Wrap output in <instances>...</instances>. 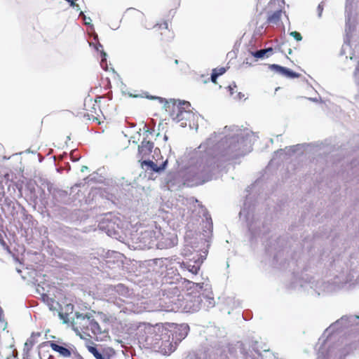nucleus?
I'll return each instance as SVG.
<instances>
[{"label": "nucleus", "instance_id": "6e6d98bb", "mask_svg": "<svg viewBox=\"0 0 359 359\" xmlns=\"http://www.w3.org/2000/svg\"><path fill=\"white\" fill-rule=\"evenodd\" d=\"M241 353H243L245 358H247V354L245 352V350L243 348L241 351Z\"/></svg>", "mask_w": 359, "mask_h": 359}, {"label": "nucleus", "instance_id": "5fc2aeb1", "mask_svg": "<svg viewBox=\"0 0 359 359\" xmlns=\"http://www.w3.org/2000/svg\"><path fill=\"white\" fill-rule=\"evenodd\" d=\"M309 100L312 101V102H317L318 101V99L316 98V97H309Z\"/></svg>", "mask_w": 359, "mask_h": 359}, {"label": "nucleus", "instance_id": "864d4df0", "mask_svg": "<svg viewBox=\"0 0 359 359\" xmlns=\"http://www.w3.org/2000/svg\"><path fill=\"white\" fill-rule=\"evenodd\" d=\"M88 169V168L87 166H86V165H83V166H82V168H81V171L82 172H83L84 171L87 170Z\"/></svg>", "mask_w": 359, "mask_h": 359}, {"label": "nucleus", "instance_id": "603ef678", "mask_svg": "<svg viewBox=\"0 0 359 359\" xmlns=\"http://www.w3.org/2000/svg\"><path fill=\"white\" fill-rule=\"evenodd\" d=\"M255 187V185H252V187H248L247 189H246V191L250 193L251 191V189H252L254 187Z\"/></svg>", "mask_w": 359, "mask_h": 359}, {"label": "nucleus", "instance_id": "ea45409f", "mask_svg": "<svg viewBox=\"0 0 359 359\" xmlns=\"http://www.w3.org/2000/svg\"><path fill=\"white\" fill-rule=\"evenodd\" d=\"M0 323L2 324L1 326H0L4 330L6 328L7 323L5 322L4 318L3 317V310L0 307Z\"/></svg>", "mask_w": 359, "mask_h": 359}, {"label": "nucleus", "instance_id": "412c9836", "mask_svg": "<svg viewBox=\"0 0 359 359\" xmlns=\"http://www.w3.org/2000/svg\"><path fill=\"white\" fill-rule=\"evenodd\" d=\"M154 147V145L152 142L144 138L141 144L138 146V154L142 156V158L148 156L152 151Z\"/></svg>", "mask_w": 359, "mask_h": 359}, {"label": "nucleus", "instance_id": "a211bd4d", "mask_svg": "<svg viewBox=\"0 0 359 359\" xmlns=\"http://www.w3.org/2000/svg\"><path fill=\"white\" fill-rule=\"evenodd\" d=\"M165 186L168 190L173 191L179 189L182 183L175 172H169L164 179Z\"/></svg>", "mask_w": 359, "mask_h": 359}, {"label": "nucleus", "instance_id": "79ce46f5", "mask_svg": "<svg viewBox=\"0 0 359 359\" xmlns=\"http://www.w3.org/2000/svg\"><path fill=\"white\" fill-rule=\"evenodd\" d=\"M79 17L81 18H83V20H84V22L86 23V25H90V22H91V19L90 17H86L83 12V11H81L80 13H79Z\"/></svg>", "mask_w": 359, "mask_h": 359}, {"label": "nucleus", "instance_id": "4c0bfd02", "mask_svg": "<svg viewBox=\"0 0 359 359\" xmlns=\"http://www.w3.org/2000/svg\"><path fill=\"white\" fill-rule=\"evenodd\" d=\"M41 299L43 302H46L48 305H51L54 302V299L48 297L46 294H43L41 295Z\"/></svg>", "mask_w": 359, "mask_h": 359}, {"label": "nucleus", "instance_id": "4be33fe9", "mask_svg": "<svg viewBox=\"0 0 359 359\" xmlns=\"http://www.w3.org/2000/svg\"><path fill=\"white\" fill-rule=\"evenodd\" d=\"M207 288L202 289L203 306L206 309H208L215 306V302L212 292L207 291Z\"/></svg>", "mask_w": 359, "mask_h": 359}, {"label": "nucleus", "instance_id": "a19ab883", "mask_svg": "<svg viewBox=\"0 0 359 359\" xmlns=\"http://www.w3.org/2000/svg\"><path fill=\"white\" fill-rule=\"evenodd\" d=\"M323 4H324V1H321V2L318 4V7H317L318 17L319 18H320L322 17L323 11V9H324V8H323Z\"/></svg>", "mask_w": 359, "mask_h": 359}, {"label": "nucleus", "instance_id": "f3484780", "mask_svg": "<svg viewBox=\"0 0 359 359\" xmlns=\"http://www.w3.org/2000/svg\"><path fill=\"white\" fill-rule=\"evenodd\" d=\"M268 67L275 73L281 75L284 77L289 79H296L300 76L299 73H297L292 69L283 67L277 64H271L268 65Z\"/></svg>", "mask_w": 359, "mask_h": 359}, {"label": "nucleus", "instance_id": "aec40b11", "mask_svg": "<svg viewBox=\"0 0 359 359\" xmlns=\"http://www.w3.org/2000/svg\"><path fill=\"white\" fill-rule=\"evenodd\" d=\"M353 0H346L345 6L346 27V35L351 33L354 29V25H351V19L352 15V3Z\"/></svg>", "mask_w": 359, "mask_h": 359}, {"label": "nucleus", "instance_id": "58836bf2", "mask_svg": "<svg viewBox=\"0 0 359 359\" xmlns=\"http://www.w3.org/2000/svg\"><path fill=\"white\" fill-rule=\"evenodd\" d=\"M290 35L292 36L296 41H300L302 40V36L301 34L297 31L291 32Z\"/></svg>", "mask_w": 359, "mask_h": 359}, {"label": "nucleus", "instance_id": "bb28decb", "mask_svg": "<svg viewBox=\"0 0 359 359\" xmlns=\"http://www.w3.org/2000/svg\"><path fill=\"white\" fill-rule=\"evenodd\" d=\"M303 147H304V144H298L290 146V147H286L283 149H280L278 150L277 151H276L275 154H285L286 155H291L292 154L296 153L297 151V150H299Z\"/></svg>", "mask_w": 359, "mask_h": 359}, {"label": "nucleus", "instance_id": "0e129e2a", "mask_svg": "<svg viewBox=\"0 0 359 359\" xmlns=\"http://www.w3.org/2000/svg\"><path fill=\"white\" fill-rule=\"evenodd\" d=\"M16 271L18 273H20L22 272V271L19 269H16Z\"/></svg>", "mask_w": 359, "mask_h": 359}, {"label": "nucleus", "instance_id": "393cba45", "mask_svg": "<svg viewBox=\"0 0 359 359\" xmlns=\"http://www.w3.org/2000/svg\"><path fill=\"white\" fill-rule=\"evenodd\" d=\"M201 262L198 259L194 262L189 261L187 262H183L182 264V267L187 269L189 272L191 273L194 275H196L200 270Z\"/></svg>", "mask_w": 359, "mask_h": 359}, {"label": "nucleus", "instance_id": "ddd939ff", "mask_svg": "<svg viewBox=\"0 0 359 359\" xmlns=\"http://www.w3.org/2000/svg\"><path fill=\"white\" fill-rule=\"evenodd\" d=\"M171 334L172 331L165 328V331L164 332L160 344L156 349L157 351L163 355H170L175 351L177 344V341L172 340Z\"/></svg>", "mask_w": 359, "mask_h": 359}, {"label": "nucleus", "instance_id": "c03bdc74", "mask_svg": "<svg viewBox=\"0 0 359 359\" xmlns=\"http://www.w3.org/2000/svg\"><path fill=\"white\" fill-rule=\"evenodd\" d=\"M59 316L61 319L63 320L64 324L67 323V322H68L67 314L63 313H60Z\"/></svg>", "mask_w": 359, "mask_h": 359}, {"label": "nucleus", "instance_id": "338daca9", "mask_svg": "<svg viewBox=\"0 0 359 359\" xmlns=\"http://www.w3.org/2000/svg\"><path fill=\"white\" fill-rule=\"evenodd\" d=\"M26 217H27V218L32 219V217L31 215H27Z\"/></svg>", "mask_w": 359, "mask_h": 359}, {"label": "nucleus", "instance_id": "bf43d9fd", "mask_svg": "<svg viewBox=\"0 0 359 359\" xmlns=\"http://www.w3.org/2000/svg\"><path fill=\"white\" fill-rule=\"evenodd\" d=\"M244 63L246 65H248L249 66H252V64L248 62V59H246V60L244 62Z\"/></svg>", "mask_w": 359, "mask_h": 359}, {"label": "nucleus", "instance_id": "0eeeda50", "mask_svg": "<svg viewBox=\"0 0 359 359\" xmlns=\"http://www.w3.org/2000/svg\"><path fill=\"white\" fill-rule=\"evenodd\" d=\"M190 107L191 104L188 101L175 99H170V101L165 100L163 105L165 110L176 122L190 118L192 116L191 111L189 109Z\"/></svg>", "mask_w": 359, "mask_h": 359}, {"label": "nucleus", "instance_id": "473e14b6", "mask_svg": "<svg viewBox=\"0 0 359 359\" xmlns=\"http://www.w3.org/2000/svg\"><path fill=\"white\" fill-rule=\"evenodd\" d=\"M115 290L123 296H126L128 293V288L123 284H118L114 286Z\"/></svg>", "mask_w": 359, "mask_h": 359}, {"label": "nucleus", "instance_id": "f8f14e48", "mask_svg": "<svg viewBox=\"0 0 359 359\" xmlns=\"http://www.w3.org/2000/svg\"><path fill=\"white\" fill-rule=\"evenodd\" d=\"M156 241L154 247L158 249H168L175 246L177 244V236L174 232L161 233L156 231Z\"/></svg>", "mask_w": 359, "mask_h": 359}, {"label": "nucleus", "instance_id": "49530a36", "mask_svg": "<svg viewBox=\"0 0 359 359\" xmlns=\"http://www.w3.org/2000/svg\"><path fill=\"white\" fill-rule=\"evenodd\" d=\"M144 128H145V134H146V137L144 138L147 139L148 137V134H151L154 131V129L148 128L147 125H144Z\"/></svg>", "mask_w": 359, "mask_h": 359}, {"label": "nucleus", "instance_id": "f03ea898", "mask_svg": "<svg viewBox=\"0 0 359 359\" xmlns=\"http://www.w3.org/2000/svg\"><path fill=\"white\" fill-rule=\"evenodd\" d=\"M287 266L293 270L289 288L299 292H306L311 295L319 296L323 292H332L343 288L346 284L352 282L355 276H359V269H352L348 273L341 272L327 281L316 280L305 273L306 270L301 261L296 260L292 257L288 262Z\"/></svg>", "mask_w": 359, "mask_h": 359}, {"label": "nucleus", "instance_id": "f704fd0d", "mask_svg": "<svg viewBox=\"0 0 359 359\" xmlns=\"http://www.w3.org/2000/svg\"><path fill=\"white\" fill-rule=\"evenodd\" d=\"M283 255V252H278L276 255H274L273 259L276 263H278L280 268H286V262H283L282 261H280V257Z\"/></svg>", "mask_w": 359, "mask_h": 359}, {"label": "nucleus", "instance_id": "2f4dec72", "mask_svg": "<svg viewBox=\"0 0 359 359\" xmlns=\"http://www.w3.org/2000/svg\"><path fill=\"white\" fill-rule=\"evenodd\" d=\"M100 57H101L100 66L102 67V68L104 70L107 71L108 70V65H107V54L104 51L103 49H102L100 50Z\"/></svg>", "mask_w": 359, "mask_h": 359}, {"label": "nucleus", "instance_id": "09e8293b", "mask_svg": "<svg viewBox=\"0 0 359 359\" xmlns=\"http://www.w3.org/2000/svg\"><path fill=\"white\" fill-rule=\"evenodd\" d=\"M244 94L241 92H239L237 93V95L233 97L235 100H241L243 97H244Z\"/></svg>", "mask_w": 359, "mask_h": 359}, {"label": "nucleus", "instance_id": "5701e85b", "mask_svg": "<svg viewBox=\"0 0 359 359\" xmlns=\"http://www.w3.org/2000/svg\"><path fill=\"white\" fill-rule=\"evenodd\" d=\"M48 343L52 350L58 353L60 355L65 358H69L71 356L72 353L69 348L60 346L53 341H50Z\"/></svg>", "mask_w": 359, "mask_h": 359}, {"label": "nucleus", "instance_id": "c756f323", "mask_svg": "<svg viewBox=\"0 0 359 359\" xmlns=\"http://www.w3.org/2000/svg\"><path fill=\"white\" fill-rule=\"evenodd\" d=\"M281 13V10H278L273 12L272 14L269 15L267 18V22L269 24H278L280 20Z\"/></svg>", "mask_w": 359, "mask_h": 359}, {"label": "nucleus", "instance_id": "774afa93", "mask_svg": "<svg viewBox=\"0 0 359 359\" xmlns=\"http://www.w3.org/2000/svg\"><path fill=\"white\" fill-rule=\"evenodd\" d=\"M195 359H203V358H201V357H198V356H196V357L195 358Z\"/></svg>", "mask_w": 359, "mask_h": 359}, {"label": "nucleus", "instance_id": "f257e3e1", "mask_svg": "<svg viewBox=\"0 0 359 359\" xmlns=\"http://www.w3.org/2000/svg\"><path fill=\"white\" fill-rule=\"evenodd\" d=\"M219 136L213 133L195 151L196 163L189 168L186 176L189 185H201L216 179L227 161L250 152L258 138L252 130L236 126L224 127Z\"/></svg>", "mask_w": 359, "mask_h": 359}, {"label": "nucleus", "instance_id": "c9c22d12", "mask_svg": "<svg viewBox=\"0 0 359 359\" xmlns=\"http://www.w3.org/2000/svg\"><path fill=\"white\" fill-rule=\"evenodd\" d=\"M76 320H77L76 323L79 324L81 330H89L88 322L84 320L82 318H79V319Z\"/></svg>", "mask_w": 359, "mask_h": 359}, {"label": "nucleus", "instance_id": "13d9d810", "mask_svg": "<svg viewBox=\"0 0 359 359\" xmlns=\"http://www.w3.org/2000/svg\"><path fill=\"white\" fill-rule=\"evenodd\" d=\"M76 11H79L80 10V7H79V5L76 4V7L74 8Z\"/></svg>", "mask_w": 359, "mask_h": 359}, {"label": "nucleus", "instance_id": "69168bd1", "mask_svg": "<svg viewBox=\"0 0 359 359\" xmlns=\"http://www.w3.org/2000/svg\"><path fill=\"white\" fill-rule=\"evenodd\" d=\"M187 126V123H182V127H184V126Z\"/></svg>", "mask_w": 359, "mask_h": 359}, {"label": "nucleus", "instance_id": "6ab92c4d", "mask_svg": "<svg viewBox=\"0 0 359 359\" xmlns=\"http://www.w3.org/2000/svg\"><path fill=\"white\" fill-rule=\"evenodd\" d=\"M189 331V327L187 324H181L178 325L174 332H172L171 336L172 340L177 341V344L182 341L187 336Z\"/></svg>", "mask_w": 359, "mask_h": 359}, {"label": "nucleus", "instance_id": "a18cd8bd", "mask_svg": "<svg viewBox=\"0 0 359 359\" xmlns=\"http://www.w3.org/2000/svg\"><path fill=\"white\" fill-rule=\"evenodd\" d=\"M264 51L265 53L266 57H268L269 54L273 52V48L271 47L264 48Z\"/></svg>", "mask_w": 359, "mask_h": 359}, {"label": "nucleus", "instance_id": "680f3d73", "mask_svg": "<svg viewBox=\"0 0 359 359\" xmlns=\"http://www.w3.org/2000/svg\"><path fill=\"white\" fill-rule=\"evenodd\" d=\"M163 139H164L165 141H167L168 137V136L166 135H165Z\"/></svg>", "mask_w": 359, "mask_h": 359}, {"label": "nucleus", "instance_id": "9d476101", "mask_svg": "<svg viewBox=\"0 0 359 359\" xmlns=\"http://www.w3.org/2000/svg\"><path fill=\"white\" fill-rule=\"evenodd\" d=\"M131 241L132 244H130L129 246L134 250L151 249L154 248L156 241V232L153 230L136 232L132 235Z\"/></svg>", "mask_w": 359, "mask_h": 359}, {"label": "nucleus", "instance_id": "20e7f679", "mask_svg": "<svg viewBox=\"0 0 359 359\" xmlns=\"http://www.w3.org/2000/svg\"><path fill=\"white\" fill-rule=\"evenodd\" d=\"M249 200L247 196L239 212L240 219L247 223L252 238L265 236L270 231V221L266 219L262 221L258 216L255 215L254 205H252Z\"/></svg>", "mask_w": 359, "mask_h": 359}, {"label": "nucleus", "instance_id": "37998d69", "mask_svg": "<svg viewBox=\"0 0 359 359\" xmlns=\"http://www.w3.org/2000/svg\"><path fill=\"white\" fill-rule=\"evenodd\" d=\"M146 97L149 100H158L161 103L165 102V98H163L161 97H157V96L147 95Z\"/></svg>", "mask_w": 359, "mask_h": 359}, {"label": "nucleus", "instance_id": "2eb2a0df", "mask_svg": "<svg viewBox=\"0 0 359 359\" xmlns=\"http://www.w3.org/2000/svg\"><path fill=\"white\" fill-rule=\"evenodd\" d=\"M76 320L79 318H82L84 320L88 322L89 330L95 335L100 334L102 333L101 327L99 323L94 319V316L91 313H87L86 314L76 312L75 313Z\"/></svg>", "mask_w": 359, "mask_h": 359}, {"label": "nucleus", "instance_id": "052dcab7", "mask_svg": "<svg viewBox=\"0 0 359 359\" xmlns=\"http://www.w3.org/2000/svg\"><path fill=\"white\" fill-rule=\"evenodd\" d=\"M163 26H164V27H165V29H168V23H167V22H164Z\"/></svg>", "mask_w": 359, "mask_h": 359}, {"label": "nucleus", "instance_id": "6e6552de", "mask_svg": "<svg viewBox=\"0 0 359 359\" xmlns=\"http://www.w3.org/2000/svg\"><path fill=\"white\" fill-rule=\"evenodd\" d=\"M165 331V327L159 324L148 326L145 328L144 334L139 335V342L145 348L156 351Z\"/></svg>", "mask_w": 359, "mask_h": 359}, {"label": "nucleus", "instance_id": "a878e982", "mask_svg": "<svg viewBox=\"0 0 359 359\" xmlns=\"http://www.w3.org/2000/svg\"><path fill=\"white\" fill-rule=\"evenodd\" d=\"M41 333L40 332H32L31 337L27 339L25 346H24V353H26V354H28L30 349L32 348V346L35 344V338L40 337Z\"/></svg>", "mask_w": 359, "mask_h": 359}, {"label": "nucleus", "instance_id": "8fccbe9b", "mask_svg": "<svg viewBox=\"0 0 359 359\" xmlns=\"http://www.w3.org/2000/svg\"><path fill=\"white\" fill-rule=\"evenodd\" d=\"M102 48H103V46H102V45L100 43H97V44L95 46V49L97 51L100 52V50H101L102 49H103Z\"/></svg>", "mask_w": 359, "mask_h": 359}, {"label": "nucleus", "instance_id": "4468645a", "mask_svg": "<svg viewBox=\"0 0 359 359\" xmlns=\"http://www.w3.org/2000/svg\"><path fill=\"white\" fill-rule=\"evenodd\" d=\"M181 279L180 275L176 273L172 268L167 269L161 280V291H163L164 288L168 289L175 287V286H182Z\"/></svg>", "mask_w": 359, "mask_h": 359}, {"label": "nucleus", "instance_id": "3c124183", "mask_svg": "<svg viewBox=\"0 0 359 359\" xmlns=\"http://www.w3.org/2000/svg\"><path fill=\"white\" fill-rule=\"evenodd\" d=\"M1 245L4 247V249H6L7 250H9L8 246L6 243V242L4 240H0Z\"/></svg>", "mask_w": 359, "mask_h": 359}, {"label": "nucleus", "instance_id": "72a5a7b5", "mask_svg": "<svg viewBox=\"0 0 359 359\" xmlns=\"http://www.w3.org/2000/svg\"><path fill=\"white\" fill-rule=\"evenodd\" d=\"M250 53L252 56L257 59H262L266 57L264 49H259L257 50L250 51Z\"/></svg>", "mask_w": 359, "mask_h": 359}, {"label": "nucleus", "instance_id": "c85d7f7f", "mask_svg": "<svg viewBox=\"0 0 359 359\" xmlns=\"http://www.w3.org/2000/svg\"><path fill=\"white\" fill-rule=\"evenodd\" d=\"M226 72V67H220V68H215L212 69L211 76H210V81L213 83H217V79L219 76L223 75Z\"/></svg>", "mask_w": 359, "mask_h": 359}, {"label": "nucleus", "instance_id": "9b49d317", "mask_svg": "<svg viewBox=\"0 0 359 359\" xmlns=\"http://www.w3.org/2000/svg\"><path fill=\"white\" fill-rule=\"evenodd\" d=\"M47 189L49 194L51 195L53 202L55 205H69L72 203L70 194L67 191L59 189L50 182L47 183Z\"/></svg>", "mask_w": 359, "mask_h": 359}, {"label": "nucleus", "instance_id": "7ed1b4c3", "mask_svg": "<svg viewBox=\"0 0 359 359\" xmlns=\"http://www.w3.org/2000/svg\"><path fill=\"white\" fill-rule=\"evenodd\" d=\"M358 320V315H344L326 329L316 345V359H344L347 351L341 344H334V341L338 332L357 325Z\"/></svg>", "mask_w": 359, "mask_h": 359}, {"label": "nucleus", "instance_id": "dca6fc26", "mask_svg": "<svg viewBox=\"0 0 359 359\" xmlns=\"http://www.w3.org/2000/svg\"><path fill=\"white\" fill-rule=\"evenodd\" d=\"M168 160L163 161L159 165L151 160H143L141 161V167L146 171H151L156 173H161L164 171L168 165Z\"/></svg>", "mask_w": 359, "mask_h": 359}, {"label": "nucleus", "instance_id": "de8ad7c7", "mask_svg": "<svg viewBox=\"0 0 359 359\" xmlns=\"http://www.w3.org/2000/svg\"><path fill=\"white\" fill-rule=\"evenodd\" d=\"M234 88H236V83H233V86H232L231 85H230V86H228L229 92L230 95H232L233 94V93H234V91H233Z\"/></svg>", "mask_w": 359, "mask_h": 359}, {"label": "nucleus", "instance_id": "4d7b16f0", "mask_svg": "<svg viewBox=\"0 0 359 359\" xmlns=\"http://www.w3.org/2000/svg\"><path fill=\"white\" fill-rule=\"evenodd\" d=\"M252 348H253V350H254L256 353H257L259 355L260 354V353H259V351L255 348V346H252Z\"/></svg>", "mask_w": 359, "mask_h": 359}, {"label": "nucleus", "instance_id": "b1692460", "mask_svg": "<svg viewBox=\"0 0 359 359\" xmlns=\"http://www.w3.org/2000/svg\"><path fill=\"white\" fill-rule=\"evenodd\" d=\"M209 341V345L212 349L219 351L222 353L224 351L225 345L226 344L224 337H220L217 340H212L211 338L207 339Z\"/></svg>", "mask_w": 359, "mask_h": 359}, {"label": "nucleus", "instance_id": "1a4fd4ad", "mask_svg": "<svg viewBox=\"0 0 359 359\" xmlns=\"http://www.w3.org/2000/svg\"><path fill=\"white\" fill-rule=\"evenodd\" d=\"M196 290L184 292L182 312L195 313L203 307L202 289L204 283H197Z\"/></svg>", "mask_w": 359, "mask_h": 359}, {"label": "nucleus", "instance_id": "e2e57ef3", "mask_svg": "<svg viewBox=\"0 0 359 359\" xmlns=\"http://www.w3.org/2000/svg\"><path fill=\"white\" fill-rule=\"evenodd\" d=\"M292 53V50L291 48H289L288 50V54L291 55Z\"/></svg>", "mask_w": 359, "mask_h": 359}, {"label": "nucleus", "instance_id": "39448f33", "mask_svg": "<svg viewBox=\"0 0 359 359\" xmlns=\"http://www.w3.org/2000/svg\"><path fill=\"white\" fill-rule=\"evenodd\" d=\"M182 286H175L168 289L164 288L162 297L159 299L161 310L168 312H178L182 311L184 292H181Z\"/></svg>", "mask_w": 359, "mask_h": 359}, {"label": "nucleus", "instance_id": "423d86ee", "mask_svg": "<svg viewBox=\"0 0 359 359\" xmlns=\"http://www.w3.org/2000/svg\"><path fill=\"white\" fill-rule=\"evenodd\" d=\"M98 228L118 241H122L124 239L123 222L112 212H107L102 216L98 222Z\"/></svg>", "mask_w": 359, "mask_h": 359}, {"label": "nucleus", "instance_id": "e433bc0d", "mask_svg": "<svg viewBox=\"0 0 359 359\" xmlns=\"http://www.w3.org/2000/svg\"><path fill=\"white\" fill-rule=\"evenodd\" d=\"M153 159H154L156 161H158L159 159L162 158V156L161 154V150L156 147L154 149V154H153Z\"/></svg>", "mask_w": 359, "mask_h": 359}, {"label": "nucleus", "instance_id": "7c9ffc66", "mask_svg": "<svg viewBox=\"0 0 359 359\" xmlns=\"http://www.w3.org/2000/svg\"><path fill=\"white\" fill-rule=\"evenodd\" d=\"M203 215L205 217V219L207 220V223H206L205 227L208 229V231H205V232L207 233V236L204 235V236H208V237L209 234L212 233V219H211L210 215L208 214V212L207 211H205L203 213Z\"/></svg>", "mask_w": 359, "mask_h": 359}, {"label": "nucleus", "instance_id": "cd10ccee", "mask_svg": "<svg viewBox=\"0 0 359 359\" xmlns=\"http://www.w3.org/2000/svg\"><path fill=\"white\" fill-rule=\"evenodd\" d=\"M87 349L96 359H109V356L100 353L95 346L88 345Z\"/></svg>", "mask_w": 359, "mask_h": 359}]
</instances>
